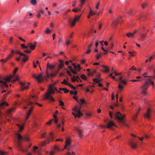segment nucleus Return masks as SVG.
Masks as SVG:
<instances>
[{"label": "nucleus", "instance_id": "nucleus-1", "mask_svg": "<svg viewBox=\"0 0 155 155\" xmlns=\"http://www.w3.org/2000/svg\"><path fill=\"white\" fill-rule=\"evenodd\" d=\"M16 135L18 138V140L16 142V144L18 149L22 152H26L28 148H30L31 146V144H30L28 146V148H27L26 150L23 149L21 146V140L23 141H28L29 140V138L27 137H23L21 134L18 133H16Z\"/></svg>", "mask_w": 155, "mask_h": 155}, {"label": "nucleus", "instance_id": "nucleus-2", "mask_svg": "<svg viewBox=\"0 0 155 155\" xmlns=\"http://www.w3.org/2000/svg\"><path fill=\"white\" fill-rule=\"evenodd\" d=\"M55 91H57L58 92L61 93L60 91H58L57 88L55 87H53L52 86H50L48 89V91L45 95V98L44 100L48 99L52 101H55V100L51 95L55 93Z\"/></svg>", "mask_w": 155, "mask_h": 155}, {"label": "nucleus", "instance_id": "nucleus-3", "mask_svg": "<svg viewBox=\"0 0 155 155\" xmlns=\"http://www.w3.org/2000/svg\"><path fill=\"white\" fill-rule=\"evenodd\" d=\"M147 81L145 82L144 84L141 87V94L144 96H146L147 95V90L150 85V84L152 85H153L154 84L153 81H151L150 79H147Z\"/></svg>", "mask_w": 155, "mask_h": 155}, {"label": "nucleus", "instance_id": "nucleus-4", "mask_svg": "<svg viewBox=\"0 0 155 155\" xmlns=\"http://www.w3.org/2000/svg\"><path fill=\"white\" fill-rule=\"evenodd\" d=\"M115 119H117L118 122L122 125H124L126 127H128V124L125 123L124 120V118L125 116L124 115H122L119 112H117L115 114Z\"/></svg>", "mask_w": 155, "mask_h": 155}, {"label": "nucleus", "instance_id": "nucleus-5", "mask_svg": "<svg viewBox=\"0 0 155 155\" xmlns=\"http://www.w3.org/2000/svg\"><path fill=\"white\" fill-rule=\"evenodd\" d=\"M18 70V68H15L13 71L14 75H11L5 78L4 80H5V81L6 82H10L11 81L12 82H14L15 81L18 80L19 77L17 76H15V79L12 80H11V79L15 76V74L16 72Z\"/></svg>", "mask_w": 155, "mask_h": 155}, {"label": "nucleus", "instance_id": "nucleus-6", "mask_svg": "<svg viewBox=\"0 0 155 155\" xmlns=\"http://www.w3.org/2000/svg\"><path fill=\"white\" fill-rule=\"evenodd\" d=\"M15 53L18 54L20 57L24 56V58H28L29 57L28 55H26L18 51H14L13 49L11 50L10 53L9 54V57L10 58L12 57Z\"/></svg>", "mask_w": 155, "mask_h": 155}, {"label": "nucleus", "instance_id": "nucleus-7", "mask_svg": "<svg viewBox=\"0 0 155 155\" xmlns=\"http://www.w3.org/2000/svg\"><path fill=\"white\" fill-rule=\"evenodd\" d=\"M54 135L52 132H50L49 134V138H47V140L43 141L40 143V145L41 147H43L45 146L46 144H48L50 143L49 138L51 140L53 141L54 140Z\"/></svg>", "mask_w": 155, "mask_h": 155}, {"label": "nucleus", "instance_id": "nucleus-8", "mask_svg": "<svg viewBox=\"0 0 155 155\" xmlns=\"http://www.w3.org/2000/svg\"><path fill=\"white\" fill-rule=\"evenodd\" d=\"M73 110L75 112L77 113V114L72 112V114L75 117H78V118H80L81 116L83 115V114L81 113L80 110V108L78 107L77 106H75L73 109Z\"/></svg>", "mask_w": 155, "mask_h": 155}, {"label": "nucleus", "instance_id": "nucleus-9", "mask_svg": "<svg viewBox=\"0 0 155 155\" xmlns=\"http://www.w3.org/2000/svg\"><path fill=\"white\" fill-rule=\"evenodd\" d=\"M32 77L35 78L38 83H41L44 81V77L42 73H40L37 76H36L35 74L32 75Z\"/></svg>", "mask_w": 155, "mask_h": 155}, {"label": "nucleus", "instance_id": "nucleus-10", "mask_svg": "<svg viewBox=\"0 0 155 155\" xmlns=\"http://www.w3.org/2000/svg\"><path fill=\"white\" fill-rule=\"evenodd\" d=\"M75 130L77 132L78 137L80 138H82L83 136V130L81 129L78 127H76Z\"/></svg>", "mask_w": 155, "mask_h": 155}, {"label": "nucleus", "instance_id": "nucleus-11", "mask_svg": "<svg viewBox=\"0 0 155 155\" xmlns=\"http://www.w3.org/2000/svg\"><path fill=\"white\" fill-rule=\"evenodd\" d=\"M5 78H0V87L1 88L6 87H8V85L6 84V81L4 80Z\"/></svg>", "mask_w": 155, "mask_h": 155}, {"label": "nucleus", "instance_id": "nucleus-12", "mask_svg": "<svg viewBox=\"0 0 155 155\" xmlns=\"http://www.w3.org/2000/svg\"><path fill=\"white\" fill-rule=\"evenodd\" d=\"M129 144L131 146L133 149H134L137 147V143H135L133 140H131L128 142Z\"/></svg>", "mask_w": 155, "mask_h": 155}, {"label": "nucleus", "instance_id": "nucleus-13", "mask_svg": "<svg viewBox=\"0 0 155 155\" xmlns=\"http://www.w3.org/2000/svg\"><path fill=\"white\" fill-rule=\"evenodd\" d=\"M151 110L149 108H148L146 113L144 114V117L147 119H149L150 117V113Z\"/></svg>", "mask_w": 155, "mask_h": 155}, {"label": "nucleus", "instance_id": "nucleus-14", "mask_svg": "<svg viewBox=\"0 0 155 155\" xmlns=\"http://www.w3.org/2000/svg\"><path fill=\"white\" fill-rule=\"evenodd\" d=\"M20 84L21 85V90H24L25 89H26L28 88L29 86L28 85L25 86V83L20 82Z\"/></svg>", "mask_w": 155, "mask_h": 155}, {"label": "nucleus", "instance_id": "nucleus-15", "mask_svg": "<svg viewBox=\"0 0 155 155\" xmlns=\"http://www.w3.org/2000/svg\"><path fill=\"white\" fill-rule=\"evenodd\" d=\"M96 77L97 78H94L93 79V81L94 82H95L97 83H98L99 81H101V79H99L100 77V74H97L96 75Z\"/></svg>", "mask_w": 155, "mask_h": 155}, {"label": "nucleus", "instance_id": "nucleus-16", "mask_svg": "<svg viewBox=\"0 0 155 155\" xmlns=\"http://www.w3.org/2000/svg\"><path fill=\"white\" fill-rule=\"evenodd\" d=\"M28 46H29L31 50H34L36 47L35 45H33L32 43H28Z\"/></svg>", "mask_w": 155, "mask_h": 155}, {"label": "nucleus", "instance_id": "nucleus-17", "mask_svg": "<svg viewBox=\"0 0 155 155\" xmlns=\"http://www.w3.org/2000/svg\"><path fill=\"white\" fill-rule=\"evenodd\" d=\"M33 108V106H32L31 107V108L30 109V110H29L27 114V116L25 118L26 120H27V119H28V117L31 113V111L32 110Z\"/></svg>", "mask_w": 155, "mask_h": 155}, {"label": "nucleus", "instance_id": "nucleus-18", "mask_svg": "<svg viewBox=\"0 0 155 155\" xmlns=\"http://www.w3.org/2000/svg\"><path fill=\"white\" fill-rule=\"evenodd\" d=\"M116 126L115 125L113 122L112 121H110L108 123L107 127V128H110L112 126Z\"/></svg>", "mask_w": 155, "mask_h": 155}, {"label": "nucleus", "instance_id": "nucleus-19", "mask_svg": "<svg viewBox=\"0 0 155 155\" xmlns=\"http://www.w3.org/2000/svg\"><path fill=\"white\" fill-rule=\"evenodd\" d=\"M16 59L18 61L21 62L22 64L27 61L28 59H22L21 60V59Z\"/></svg>", "mask_w": 155, "mask_h": 155}, {"label": "nucleus", "instance_id": "nucleus-20", "mask_svg": "<svg viewBox=\"0 0 155 155\" xmlns=\"http://www.w3.org/2000/svg\"><path fill=\"white\" fill-rule=\"evenodd\" d=\"M15 108L14 107H12L9 109L7 111V113L8 114H10L12 112L15 111Z\"/></svg>", "mask_w": 155, "mask_h": 155}, {"label": "nucleus", "instance_id": "nucleus-21", "mask_svg": "<svg viewBox=\"0 0 155 155\" xmlns=\"http://www.w3.org/2000/svg\"><path fill=\"white\" fill-rule=\"evenodd\" d=\"M72 65L74 66V68L76 70H78V71H79L80 69V64H78L77 66L75 65V63H72Z\"/></svg>", "mask_w": 155, "mask_h": 155}, {"label": "nucleus", "instance_id": "nucleus-22", "mask_svg": "<svg viewBox=\"0 0 155 155\" xmlns=\"http://www.w3.org/2000/svg\"><path fill=\"white\" fill-rule=\"evenodd\" d=\"M126 36L129 38H132L134 37V35L132 33L129 32H127L126 35Z\"/></svg>", "mask_w": 155, "mask_h": 155}, {"label": "nucleus", "instance_id": "nucleus-23", "mask_svg": "<svg viewBox=\"0 0 155 155\" xmlns=\"http://www.w3.org/2000/svg\"><path fill=\"white\" fill-rule=\"evenodd\" d=\"M60 64L59 65V67L60 68H61L63 67L64 66V61L61 60H59Z\"/></svg>", "mask_w": 155, "mask_h": 155}, {"label": "nucleus", "instance_id": "nucleus-24", "mask_svg": "<svg viewBox=\"0 0 155 155\" xmlns=\"http://www.w3.org/2000/svg\"><path fill=\"white\" fill-rule=\"evenodd\" d=\"M65 142L66 144L69 146L71 144L70 139L69 138L67 139Z\"/></svg>", "mask_w": 155, "mask_h": 155}, {"label": "nucleus", "instance_id": "nucleus-25", "mask_svg": "<svg viewBox=\"0 0 155 155\" xmlns=\"http://www.w3.org/2000/svg\"><path fill=\"white\" fill-rule=\"evenodd\" d=\"M122 79V77H120L119 78V81H120V82L124 84H127V82L123 80Z\"/></svg>", "mask_w": 155, "mask_h": 155}, {"label": "nucleus", "instance_id": "nucleus-26", "mask_svg": "<svg viewBox=\"0 0 155 155\" xmlns=\"http://www.w3.org/2000/svg\"><path fill=\"white\" fill-rule=\"evenodd\" d=\"M86 0H79L80 3L79 6L80 7H81L82 5L85 3Z\"/></svg>", "mask_w": 155, "mask_h": 155}, {"label": "nucleus", "instance_id": "nucleus-27", "mask_svg": "<svg viewBox=\"0 0 155 155\" xmlns=\"http://www.w3.org/2000/svg\"><path fill=\"white\" fill-rule=\"evenodd\" d=\"M81 8H76V7L74 8V9H73L72 10V11L73 12H80L81 11Z\"/></svg>", "mask_w": 155, "mask_h": 155}, {"label": "nucleus", "instance_id": "nucleus-28", "mask_svg": "<svg viewBox=\"0 0 155 155\" xmlns=\"http://www.w3.org/2000/svg\"><path fill=\"white\" fill-rule=\"evenodd\" d=\"M102 67L103 68H104L105 69V70L103 71V72H107L109 71V69L107 67V66L105 65H102Z\"/></svg>", "mask_w": 155, "mask_h": 155}, {"label": "nucleus", "instance_id": "nucleus-29", "mask_svg": "<svg viewBox=\"0 0 155 155\" xmlns=\"http://www.w3.org/2000/svg\"><path fill=\"white\" fill-rule=\"evenodd\" d=\"M81 14L80 15H79V16H76L74 19V21H75L76 22L77 21H78L79 19V18H80L81 17Z\"/></svg>", "mask_w": 155, "mask_h": 155}, {"label": "nucleus", "instance_id": "nucleus-30", "mask_svg": "<svg viewBox=\"0 0 155 155\" xmlns=\"http://www.w3.org/2000/svg\"><path fill=\"white\" fill-rule=\"evenodd\" d=\"M138 114V112H137L136 114H135L134 116H132V118L133 120L135 121L136 120V119L137 117V115Z\"/></svg>", "mask_w": 155, "mask_h": 155}, {"label": "nucleus", "instance_id": "nucleus-31", "mask_svg": "<svg viewBox=\"0 0 155 155\" xmlns=\"http://www.w3.org/2000/svg\"><path fill=\"white\" fill-rule=\"evenodd\" d=\"M79 103H81V104H86L87 103L85 101V100L84 99H81L79 101Z\"/></svg>", "mask_w": 155, "mask_h": 155}, {"label": "nucleus", "instance_id": "nucleus-32", "mask_svg": "<svg viewBox=\"0 0 155 155\" xmlns=\"http://www.w3.org/2000/svg\"><path fill=\"white\" fill-rule=\"evenodd\" d=\"M119 18H117V20H114L112 23L113 24L114 26H116L118 22Z\"/></svg>", "mask_w": 155, "mask_h": 155}, {"label": "nucleus", "instance_id": "nucleus-33", "mask_svg": "<svg viewBox=\"0 0 155 155\" xmlns=\"http://www.w3.org/2000/svg\"><path fill=\"white\" fill-rule=\"evenodd\" d=\"M5 104H6V106H8V105L5 101L2 103L0 104V107L2 108V107L4 106Z\"/></svg>", "mask_w": 155, "mask_h": 155}, {"label": "nucleus", "instance_id": "nucleus-34", "mask_svg": "<svg viewBox=\"0 0 155 155\" xmlns=\"http://www.w3.org/2000/svg\"><path fill=\"white\" fill-rule=\"evenodd\" d=\"M46 74L44 77V79H45L46 80H47L48 78H49L50 77V75L49 74V73H48L47 71H46Z\"/></svg>", "mask_w": 155, "mask_h": 155}, {"label": "nucleus", "instance_id": "nucleus-35", "mask_svg": "<svg viewBox=\"0 0 155 155\" xmlns=\"http://www.w3.org/2000/svg\"><path fill=\"white\" fill-rule=\"evenodd\" d=\"M54 67V66L49 64V62H48L47 64V68H48L50 69H52Z\"/></svg>", "mask_w": 155, "mask_h": 155}, {"label": "nucleus", "instance_id": "nucleus-36", "mask_svg": "<svg viewBox=\"0 0 155 155\" xmlns=\"http://www.w3.org/2000/svg\"><path fill=\"white\" fill-rule=\"evenodd\" d=\"M62 84L68 85L69 83H68L65 79H64L63 81L61 82Z\"/></svg>", "mask_w": 155, "mask_h": 155}, {"label": "nucleus", "instance_id": "nucleus-37", "mask_svg": "<svg viewBox=\"0 0 155 155\" xmlns=\"http://www.w3.org/2000/svg\"><path fill=\"white\" fill-rule=\"evenodd\" d=\"M30 2L33 5H35L37 4V1L36 0H31Z\"/></svg>", "mask_w": 155, "mask_h": 155}, {"label": "nucleus", "instance_id": "nucleus-38", "mask_svg": "<svg viewBox=\"0 0 155 155\" xmlns=\"http://www.w3.org/2000/svg\"><path fill=\"white\" fill-rule=\"evenodd\" d=\"M128 53L130 54L129 56L131 57H135V54L133 53H135L134 52H133V53L131 52L130 51H129Z\"/></svg>", "mask_w": 155, "mask_h": 155}, {"label": "nucleus", "instance_id": "nucleus-39", "mask_svg": "<svg viewBox=\"0 0 155 155\" xmlns=\"http://www.w3.org/2000/svg\"><path fill=\"white\" fill-rule=\"evenodd\" d=\"M76 22L74 20L71 23V27L74 26Z\"/></svg>", "mask_w": 155, "mask_h": 155}, {"label": "nucleus", "instance_id": "nucleus-40", "mask_svg": "<svg viewBox=\"0 0 155 155\" xmlns=\"http://www.w3.org/2000/svg\"><path fill=\"white\" fill-rule=\"evenodd\" d=\"M119 89L120 90H122L123 88L124 87L122 86L120 83L118 86Z\"/></svg>", "mask_w": 155, "mask_h": 155}, {"label": "nucleus", "instance_id": "nucleus-41", "mask_svg": "<svg viewBox=\"0 0 155 155\" xmlns=\"http://www.w3.org/2000/svg\"><path fill=\"white\" fill-rule=\"evenodd\" d=\"M59 105L60 106H64V102L61 101L60 100H59Z\"/></svg>", "mask_w": 155, "mask_h": 155}, {"label": "nucleus", "instance_id": "nucleus-42", "mask_svg": "<svg viewBox=\"0 0 155 155\" xmlns=\"http://www.w3.org/2000/svg\"><path fill=\"white\" fill-rule=\"evenodd\" d=\"M68 86H70L71 88L72 89H73V90H76V88L74 87L73 86L71 85V84L69 83L68 84Z\"/></svg>", "mask_w": 155, "mask_h": 155}, {"label": "nucleus", "instance_id": "nucleus-43", "mask_svg": "<svg viewBox=\"0 0 155 155\" xmlns=\"http://www.w3.org/2000/svg\"><path fill=\"white\" fill-rule=\"evenodd\" d=\"M91 48H89V47H88V48H87V50L86 52V53L87 54H88L91 52Z\"/></svg>", "mask_w": 155, "mask_h": 155}, {"label": "nucleus", "instance_id": "nucleus-44", "mask_svg": "<svg viewBox=\"0 0 155 155\" xmlns=\"http://www.w3.org/2000/svg\"><path fill=\"white\" fill-rule=\"evenodd\" d=\"M81 78L84 80H86L87 79V77L84 74H82L81 76Z\"/></svg>", "mask_w": 155, "mask_h": 155}, {"label": "nucleus", "instance_id": "nucleus-45", "mask_svg": "<svg viewBox=\"0 0 155 155\" xmlns=\"http://www.w3.org/2000/svg\"><path fill=\"white\" fill-rule=\"evenodd\" d=\"M146 34H141V37L142 39L143 40L144 38L146 37Z\"/></svg>", "mask_w": 155, "mask_h": 155}, {"label": "nucleus", "instance_id": "nucleus-46", "mask_svg": "<svg viewBox=\"0 0 155 155\" xmlns=\"http://www.w3.org/2000/svg\"><path fill=\"white\" fill-rule=\"evenodd\" d=\"M21 46L22 48H26L27 49L28 48V46H25L24 44H21Z\"/></svg>", "mask_w": 155, "mask_h": 155}, {"label": "nucleus", "instance_id": "nucleus-47", "mask_svg": "<svg viewBox=\"0 0 155 155\" xmlns=\"http://www.w3.org/2000/svg\"><path fill=\"white\" fill-rule=\"evenodd\" d=\"M18 126L19 127V130L20 131H21L22 129H23V126H21L19 125H18Z\"/></svg>", "mask_w": 155, "mask_h": 155}, {"label": "nucleus", "instance_id": "nucleus-48", "mask_svg": "<svg viewBox=\"0 0 155 155\" xmlns=\"http://www.w3.org/2000/svg\"><path fill=\"white\" fill-rule=\"evenodd\" d=\"M38 12L41 14H44V11L42 9H40Z\"/></svg>", "mask_w": 155, "mask_h": 155}, {"label": "nucleus", "instance_id": "nucleus-49", "mask_svg": "<svg viewBox=\"0 0 155 155\" xmlns=\"http://www.w3.org/2000/svg\"><path fill=\"white\" fill-rule=\"evenodd\" d=\"M46 133L45 132L41 134V137L43 138H45L46 137Z\"/></svg>", "mask_w": 155, "mask_h": 155}, {"label": "nucleus", "instance_id": "nucleus-50", "mask_svg": "<svg viewBox=\"0 0 155 155\" xmlns=\"http://www.w3.org/2000/svg\"><path fill=\"white\" fill-rule=\"evenodd\" d=\"M51 32V31L48 28L45 31V33L47 34H49Z\"/></svg>", "mask_w": 155, "mask_h": 155}, {"label": "nucleus", "instance_id": "nucleus-51", "mask_svg": "<svg viewBox=\"0 0 155 155\" xmlns=\"http://www.w3.org/2000/svg\"><path fill=\"white\" fill-rule=\"evenodd\" d=\"M101 49L102 50L105 52L104 53V54H106L108 51V50H105L103 47H101Z\"/></svg>", "mask_w": 155, "mask_h": 155}, {"label": "nucleus", "instance_id": "nucleus-52", "mask_svg": "<svg viewBox=\"0 0 155 155\" xmlns=\"http://www.w3.org/2000/svg\"><path fill=\"white\" fill-rule=\"evenodd\" d=\"M73 77L74 78L72 77L71 78V80L72 82H75L76 80V79L74 76Z\"/></svg>", "mask_w": 155, "mask_h": 155}, {"label": "nucleus", "instance_id": "nucleus-53", "mask_svg": "<svg viewBox=\"0 0 155 155\" xmlns=\"http://www.w3.org/2000/svg\"><path fill=\"white\" fill-rule=\"evenodd\" d=\"M102 54L101 53H100L96 55V58H99L101 57Z\"/></svg>", "mask_w": 155, "mask_h": 155}, {"label": "nucleus", "instance_id": "nucleus-54", "mask_svg": "<svg viewBox=\"0 0 155 155\" xmlns=\"http://www.w3.org/2000/svg\"><path fill=\"white\" fill-rule=\"evenodd\" d=\"M7 59H2L0 60V61L2 62V63H4L7 61Z\"/></svg>", "mask_w": 155, "mask_h": 155}, {"label": "nucleus", "instance_id": "nucleus-55", "mask_svg": "<svg viewBox=\"0 0 155 155\" xmlns=\"http://www.w3.org/2000/svg\"><path fill=\"white\" fill-rule=\"evenodd\" d=\"M76 2H77V1H74L72 2V6L73 7L74 6H75V5H76Z\"/></svg>", "mask_w": 155, "mask_h": 155}, {"label": "nucleus", "instance_id": "nucleus-56", "mask_svg": "<svg viewBox=\"0 0 155 155\" xmlns=\"http://www.w3.org/2000/svg\"><path fill=\"white\" fill-rule=\"evenodd\" d=\"M24 52L27 53H30L31 52V51L29 50H25L24 51Z\"/></svg>", "mask_w": 155, "mask_h": 155}, {"label": "nucleus", "instance_id": "nucleus-57", "mask_svg": "<svg viewBox=\"0 0 155 155\" xmlns=\"http://www.w3.org/2000/svg\"><path fill=\"white\" fill-rule=\"evenodd\" d=\"M142 80L141 79H135V80H132L130 81H134V82H137L140 81Z\"/></svg>", "mask_w": 155, "mask_h": 155}, {"label": "nucleus", "instance_id": "nucleus-58", "mask_svg": "<svg viewBox=\"0 0 155 155\" xmlns=\"http://www.w3.org/2000/svg\"><path fill=\"white\" fill-rule=\"evenodd\" d=\"M38 147L36 146H34L33 147L34 151L33 152L34 153L36 152V151H35L36 150H37L38 149Z\"/></svg>", "mask_w": 155, "mask_h": 155}, {"label": "nucleus", "instance_id": "nucleus-59", "mask_svg": "<svg viewBox=\"0 0 155 155\" xmlns=\"http://www.w3.org/2000/svg\"><path fill=\"white\" fill-rule=\"evenodd\" d=\"M54 150H58H58H59V149L58 147L57 146H54Z\"/></svg>", "mask_w": 155, "mask_h": 155}, {"label": "nucleus", "instance_id": "nucleus-60", "mask_svg": "<svg viewBox=\"0 0 155 155\" xmlns=\"http://www.w3.org/2000/svg\"><path fill=\"white\" fill-rule=\"evenodd\" d=\"M36 16L37 18H39L41 17V14L38 12V14L36 15Z\"/></svg>", "mask_w": 155, "mask_h": 155}, {"label": "nucleus", "instance_id": "nucleus-61", "mask_svg": "<svg viewBox=\"0 0 155 155\" xmlns=\"http://www.w3.org/2000/svg\"><path fill=\"white\" fill-rule=\"evenodd\" d=\"M64 92L65 93H67L69 92V91L66 88H64V89L63 90Z\"/></svg>", "mask_w": 155, "mask_h": 155}, {"label": "nucleus", "instance_id": "nucleus-62", "mask_svg": "<svg viewBox=\"0 0 155 155\" xmlns=\"http://www.w3.org/2000/svg\"><path fill=\"white\" fill-rule=\"evenodd\" d=\"M72 61H66L65 62V64L67 65L68 64V63L69 62L71 63L72 64Z\"/></svg>", "mask_w": 155, "mask_h": 155}, {"label": "nucleus", "instance_id": "nucleus-63", "mask_svg": "<svg viewBox=\"0 0 155 155\" xmlns=\"http://www.w3.org/2000/svg\"><path fill=\"white\" fill-rule=\"evenodd\" d=\"M112 114H113V112H112L111 111H109V114L110 117L111 118H113V117H112Z\"/></svg>", "mask_w": 155, "mask_h": 155}, {"label": "nucleus", "instance_id": "nucleus-64", "mask_svg": "<svg viewBox=\"0 0 155 155\" xmlns=\"http://www.w3.org/2000/svg\"><path fill=\"white\" fill-rule=\"evenodd\" d=\"M61 38H58V45H59L61 43Z\"/></svg>", "mask_w": 155, "mask_h": 155}]
</instances>
